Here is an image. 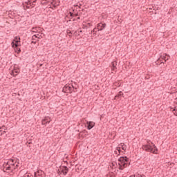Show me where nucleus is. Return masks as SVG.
<instances>
[{
  "label": "nucleus",
  "instance_id": "obj_1",
  "mask_svg": "<svg viewBox=\"0 0 177 177\" xmlns=\"http://www.w3.org/2000/svg\"><path fill=\"white\" fill-rule=\"evenodd\" d=\"M118 161H119V169H120V171H122L124 169V168H127V167H128L129 165H131V162H129V158L127 157V156H120ZM129 162V163H128Z\"/></svg>",
  "mask_w": 177,
  "mask_h": 177
},
{
  "label": "nucleus",
  "instance_id": "obj_25",
  "mask_svg": "<svg viewBox=\"0 0 177 177\" xmlns=\"http://www.w3.org/2000/svg\"><path fill=\"white\" fill-rule=\"evenodd\" d=\"M51 5H53L54 6H57L58 4H57L56 2L53 1L51 2Z\"/></svg>",
  "mask_w": 177,
  "mask_h": 177
},
{
  "label": "nucleus",
  "instance_id": "obj_27",
  "mask_svg": "<svg viewBox=\"0 0 177 177\" xmlns=\"http://www.w3.org/2000/svg\"><path fill=\"white\" fill-rule=\"evenodd\" d=\"M18 167H19V162H17V163L15 164V168H16V169H17Z\"/></svg>",
  "mask_w": 177,
  "mask_h": 177
},
{
  "label": "nucleus",
  "instance_id": "obj_16",
  "mask_svg": "<svg viewBox=\"0 0 177 177\" xmlns=\"http://www.w3.org/2000/svg\"><path fill=\"white\" fill-rule=\"evenodd\" d=\"M9 165V162H5L3 165V169H6Z\"/></svg>",
  "mask_w": 177,
  "mask_h": 177
},
{
  "label": "nucleus",
  "instance_id": "obj_33",
  "mask_svg": "<svg viewBox=\"0 0 177 177\" xmlns=\"http://www.w3.org/2000/svg\"><path fill=\"white\" fill-rule=\"evenodd\" d=\"M111 177H115V176H114V175H112V176H111Z\"/></svg>",
  "mask_w": 177,
  "mask_h": 177
},
{
  "label": "nucleus",
  "instance_id": "obj_13",
  "mask_svg": "<svg viewBox=\"0 0 177 177\" xmlns=\"http://www.w3.org/2000/svg\"><path fill=\"white\" fill-rule=\"evenodd\" d=\"M16 169V167H13L11 165H8L7 167V169H3V172H6L7 171H11V172H13Z\"/></svg>",
  "mask_w": 177,
  "mask_h": 177
},
{
  "label": "nucleus",
  "instance_id": "obj_2",
  "mask_svg": "<svg viewBox=\"0 0 177 177\" xmlns=\"http://www.w3.org/2000/svg\"><path fill=\"white\" fill-rule=\"evenodd\" d=\"M151 145H150V143L148 142V144L142 145L143 150L149 151V153H153V154H157L158 149L153 142H151Z\"/></svg>",
  "mask_w": 177,
  "mask_h": 177
},
{
  "label": "nucleus",
  "instance_id": "obj_19",
  "mask_svg": "<svg viewBox=\"0 0 177 177\" xmlns=\"http://www.w3.org/2000/svg\"><path fill=\"white\" fill-rule=\"evenodd\" d=\"M92 32H94L93 35H96V33L97 32V28H95L93 30H91V34Z\"/></svg>",
  "mask_w": 177,
  "mask_h": 177
},
{
  "label": "nucleus",
  "instance_id": "obj_8",
  "mask_svg": "<svg viewBox=\"0 0 177 177\" xmlns=\"http://www.w3.org/2000/svg\"><path fill=\"white\" fill-rule=\"evenodd\" d=\"M167 60H169V55H161V58L159 59L160 63H166Z\"/></svg>",
  "mask_w": 177,
  "mask_h": 177
},
{
  "label": "nucleus",
  "instance_id": "obj_7",
  "mask_svg": "<svg viewBox=\"0 0 177 177\" xmlns=\"http://www.w3.org/2000/svg\"><path fill=\"white\" fill-rule=\"evenodd\" d=\"M72 89L71 86L66 84L62 88V92H64V93H69V92H71Z\"/></svg>",
  "mask_w": 177,
  "mask_h": 177
},
{
  "label": "nucleus",
  "instance_id": "obj_5",
  "mask_svg": "<svg viewBox=\"0 0 177 177\" xmlns=\"http://www.w3.org/2000/svg\"><path fill=\"white\" fill-rule=\"evenodd\" d=\"M73 12H69L66 17L68 19H73V17H77L78 16V12H75V10H73Z\"/></svg>",
  "mask_w": 177,
  "mask_h": 177
},
{
  "label": "nucleus",
  "instance_id": "obj_26",
  "mask_svg": "<svg viewBox=\"0 0 177 177\" xmlns=\"http://www.w3.org/2000/svg\"><path fill=\"white\" fill-rule=\"evenodd\" d=\"M5 128H6L5 125H3L1 127H0V129H4V131L8 129H5Z\"/></svg>",
  "mask_w": 177,
  "mask_h": 177
},
{
  "label": "nucleus",
  "instance_id": "obj_36",
  "mask_svg": "<svg viewBox=\"0 0 177 177\" xmlns=\"http://www.w3.org/2000/svg\"><path fill=\"white\" fill-rule=\"evenodd\" d=\"M0 142H1V138H0Z\"/></svg>",
  "mask_w": 177,
  "mask_h": 177
},
{
  "label": "nucleus",
  "instance_id": "obj_24",
  "mask_svg": "<svg viewBox=\"0 0 177 177\" xmlns=\"http://www.w3.org/2000/svg\"><path fill=\"white\" fill-rule=\"evenodd\" d=\"M116 150H118V156H120V153H121V147H118L117 149H116Z\"/></svg>",
  "mask_w": 177,
  "mask_h": 177
},
{
  "label": "nucleus",
  "instance_id": "obj_29",
  "mask_svg": "<svg viewBox=\"0 0 177 177\" xmlns=\"http://www.w3.org/2000/svg\"><path fill=\"white\" fill-rule=\"evenodd\" d=\"M31 44H37V41H31Z\"/></svg>",
  "mask_w": 177,
  "mask_h": 177
},
{
  "label": "nucleus",
  "instance_id": "obj_34",
  "mask_svg": "<svg viewBox=\"0 0 177 177\" xmlns=\"http://www.w3.org/2000/svg\"><path fill=\"white\" fill-rule=\"evenodd\" d=\"M40 67H42V64H40Z\"/></svg>",
  "mask_w": 177,
  "mask_h": 177
},
{
  "label": "nucleus",
  "instance_id": "obj_15",
  "mask_svg": "<svg viewBox=\"0 0 177 177\" xmlns=\"http://www.w3.org/2000/svg\"><path fill=\"white\" fill-rule=\"evenodd\" d=\"M13 48L17 53H20V52H21V49H20V48H19V46H15Z\"/></svg>",
  "mask_w": 177,
  "mask_h": 177
},
{
  "label": "nucleus",
  "instance_id": "obj_11",
  "mask_svg": "<svg viewBox=\"0 0 177 177\" xmlns=\"http://www.w3.org/2000/svg\"><path fill=\"white\" fill-rule=\"evenodd\" d=\"M50 117H46L44 119L41 121V124L46 125V124H50Z\"/></svg>",
  "mask_w": 177,
  "mask_h": 177
},
{
  "label": "nucleus",
  "instance_id": "obj_35",
  "mask_svg": "<svg viewBox=\"0 0 177 177\" xmlns=\"http://www.w3.org/2000/svg\"><path fill=\"white\" fill-rule=\"evenodd\" d=\"M75 20H76L75 19H73V21H75Z\"/></svg>",
  "mask_w": 177,
  "mask_h": 177
},
{
  "label": "nucleus",
  "instance_id": "obj_31",
  "mask_svg": "<svg viewBox=\"0 0 177 177\" xmlns=\"http://www.w3.org/2000/svg\"><path fill=\"white\" fill-rule=\"evenodd\" d=\"M115 154H118V152L117 151H115Z\"/></svg>",
  "mask_w": 177,
  "mask_h": 177
},
{
  "label": "nucleus",
  "instance_id": "obj_10",
  "mask_svg": "<svg viewBox=\"0 0 177 177\" xmlns=\"http://www.w3.org/2000/svg\"><path fill=\"white\" fill-rule=\"evenodd\" d=\"M60 169H61V172L64 175H67V174L68 173V167H67V166H62L60 167Z\"/></svg>",
  "mask_w": 177,
  "mask_h": 177
},
{
  "label": "nucleus",
  "instance_id": "obj_4",
  "mask_svg": "<svg viewBox=\"0 0 177 177\" xmlns=\"http://www.w3.org/2000/svg\"><path fill=\"white\" fill-rule=\"evenodd\" d=\"M106 23H102L100 22L98 24H97V31H103V30H104V28H106Z\"/></svg>",
  "mask_w": 177,
  "mask_h": 177
},
{
  "label": "nucleus",
  "instance_id": "obj_32",
  "mask_svg": "<svg viewBox=\"0 0 177 177\" xmlns=\"http://www.w3.org/2000/svg\"><path fill=\"white\" fill-rule=\"evenodd\" d=\"M78 32H79V33H80V32H82V30H80Z\"/></svg>",
  "mask_w": 177,
  "mask_h": 177
},
{
  "label": "nucleus",
  "instance_id": "obj_23",
  "mask_svg": "<svg viewBox=\"0 0 177 177\" xmlns=\"http://www.w3.org/2000/svg\"><path fill=\"white\" fill-rule=\"evenodd\" d=\"M4 133H6V131L0 130V136L4 135Z\"/></svg>",
  "mask_w": 177,
  "mask_h": 177
},
{
  "label": "nucleus",
  "instance_id": "obj_30",
  "mask_svg": "<svg viewBox=\"0 0 177 177\" xmlns=\"http://www.w3.org/2000/svg\"><path fill=\"white\" fill-rule=\"evenodd\" d=\"M80 19H81V17H78L76 20H80Z\"/></svg>",
  "mask_w": 177,
  "mask_h": 177
},
{
  "label": "nucleus",
  "instance_id": "obj_17",
  "mask_svg": "<svg viewBox=\"0 0 177 177\" xmlns=\"http://www.w3.org/2000/svg\"><path fill=\"white\" fill-rule=\"evenodd\" d=\"M39 34H37V35H34L32 37V39H35V38H37V39H41V37H39Z\"/></svg>",
  "mask_w": 177,
  "mask_h": 177
},
{
  "label": "nucleus",
  "instance_id": "obj_6",
  "mask_svg": "<svg viewBox=\"0 0 177 177\" xmlns=\"http://www.w3.org/2000/svg\"><path fill=\"white\" fill-rule=\"evenodd\" d=\"M85 127L88 131H91L95 127V122L92 121L86 122Z\"/></svg>",
  "mask_w": 177,
  "mask_h": 177
},
{
  "label": "nucleus",
  "instance_id": "obj_9",
  "mask_svg": "<svg viewBox=\"0 0 177 177\" xmlns=\"http://www.w3.org/2000/svg\"><path fill=\"white\" fill-rule=\"evenodd\" d=\"M16 164H17V160L10 159L8 161V165L12 167L13 168H16Z\"/></svg>",
  "mask_w": 177,
  "mask_h": 177
},
{
  "label": "nucleus",
  "instance_id": "obj_14",
  "mask_svg": "<svg viewBox=\"0 0 177 177\" xmlns=\"http://www.w3.org/2000/svg\"><path fill=\"white\" fill-rule=\"evenodd\" d=\"M19 73H20V71H19V69H15V70L12 71L11 75L16 77V75H17V74H19Z\"/></svg>",
  "mask_w": 177,
  "mask_h": 177
},
{
  "label": "nucleus",
  "instance_id": "obj_18",
  "mask_svg": "<svg viewBox=\"0 0 177 177\" xmlns=\"http://www.w3.org/2000/svg\"><path fill=\"white\" fill-rule=\"evenodd\" d=\"M122 95H124V93H122V91H120L118 93V94L115 96L114 100H115V99H117V97H120V96H122Z\"/></svg>",
  "mask_w": 177,
  "mask_h": 177
},
{
  "label": "nucleus",
  "instance_id": "obj_3",
  "mask_svg": "<svg viewBox=\"0 0 177 177\" xmlns=\"http://www.w3.org/2000/svg\"><path fill=\"white\" fill-rule=\"evenodd\" d=\"M20 37L16 36L15 39L12 40L11 45L12 48H15V46H20Z\"/></svg>",
  "mask_w": 177,
  "mask_h": 177
},
{
  "label": "nucleus",
  "instance_id": "obj_20",
  "mask_svg": "<svg viewBox=\"0 0 177 177\" xmlns=\"http://www.w3.org/2000/svg\"><path fill=\"white\" fill-rule=\"evenodd\" d=\"M66 32L69 35V37H73V32H71V30H67Z\"/></svg>",
  "mask_w": 177,
  "mask_h": 177
},
{
  "label": "nucleus",
  "instance_id": "obj_12",
  "mask_svg": "<svg viewBox=\"0 0 177 177\" xmlns=\"http://www.w3.org/2000/svg\"><path fill=\"white\" fill-rule=\"evenodd\" d=\"M111 67L112 71H116V70H117V62L116 61L112 62L111 64Z\"/></svg>",
  "mask_w": 177,
  "mask_h": 177
},
{
  "label": "nucleus",
  "instance_id": "obj_21",
  "mask_svg": "<svg viewBox=\"0 0 177 177\" xmlns=\"http://www.w3.org/2000/svg\"><path fill=\"white\" fill-rule=\"evenodd\" d=\"M73 35H75V37H78L80 36V33L78 31H75L74 33H73Z\"/></svg>",
  "mask_w": 177,
  "mask_h": 177
},
{
  "label": "nucleus",
  "instance_id": "obj_22",
  "mask_svg": "<svg viewBox=\"0 0 177 177\" xmlns=\"http://www.w3.org/2000/svg\"><path fill=\"white\" fill-rule=\"evenodd\" d=\"M121 146V148L122 150H124L125 151V150H127V147L126 146H124L123 145H120Z\"/></svg>",
  "mask_w": 177,
  "mask_h": 177
},
{
  "label": "nucleus",
  "instance_id": "obj_28",
  "mask_svg": "<svg viewBox=\"0 0 177 177\" xmlns=\"http://www.w3.org/2000/svg\"><path fill=\"white\" fill-rule=\"evenodd\" d=\"M28 145H31L32 142H31V140L27 142Z\"/></svg>",
  "mask_w": 177,
  "mask_h": 177
}]
</instances>
